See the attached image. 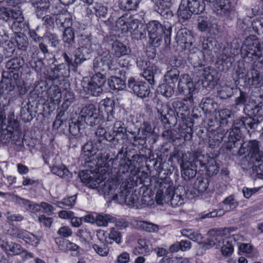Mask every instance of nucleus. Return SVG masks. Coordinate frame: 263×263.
<instances>
[{
    "label": "nucleus",
    "mask_w": 263,
    "mask_h": 263,
    "mask_svg": "<svg viewBox=\"0 0 263 263\" xmlns=\"http://www.w3.org/2000/svg\"><path fill=\"white\" fill-rule=\"evenodd\" d=\"M231 3L229 0H220L217 7V14L222 16H228L232 11Z\"/></svg>",
    "instance_id": "33"
},
{
    "label": "nucleus",
    "mask_w": 263,
    "mask_h": 263,
    "mask_svg": "<svg viewBox=\"0 0 263 263\" xmlns=\"http://www.w3.org/2000/svg\"><path fill=\"white\" fill-rule=\"evenodd\" d=\"M106 71L108 70L117 71L119 68L116 65V61L112 58L108 52H104L99 56Z\"/></svg>",
    "instance_id": "28"
},
{
    "label": "nucleus",
    "mask_w": 263,
    "mask_h": 263,
    "mask_svg": "<svg viewBox=\"0 0 263 263\" xmlns=\"http://www.w3.org/2000/svg\"><path fill=\"white\" fill-rule=\"evenodd\" d=\"M113 200H120L124 202L127 205L132 207H138L139 194L136 192H134L131 187H128L122 182L121 185L120 191L119 194H116L112 197Z\"/></svg>",
    "instance_id": "8"
},
{
    "label": "nucleus",
    "mask_w": 263,
    "mask_h": 263,
    "mask_svg": "<svg viewBox=\"0 0 263 263\" xmlns=\"http://www.w3.org/2000/svg\"><path fill=\"white\" fill-rule=\"evenodd\" d=\"M208 236V242L204 243V248L208 249L214 246H216V248L217 249L220 247L221 241L222 240V237L219 231L215 229L211 230L209 231Z\"/></svg>",
    "instance_id": "15"
},
{
    "label": "nucleus",
    "mask_w": 263,
    "mask_h": 263,
    "mask_svg": "<svg viewBox=\"0 0 263 263\" xmlns=\"http://www.w3.org/2000/svg\"><path fill=\"white\" fill-rule=\"evenodd\" d=\"M114 102L110 99L104 100L101 101L99 104L98 109L99 112L102 115V118L106 114L107 115V120L108 122L111 121L113 117L112 112L114 110Z\"/></svg>",
    "instance_id": "21"
},
{
    "label": "nucleus",
    "mask_w": 263,
    "mask_h": 263,
    "mask_svg": "<svg viewBox=\"0 0 263 263\" xmlns=\"http://www.w3.org/2000/svg\"><path fill=\"white\" fill-rule=\"evenodd\" d=\"M130 31L133 35L134 38L137 40H142L146 37V27L141 24L133 21L129 24Z\"/></svg>",
    "instance_id": "24"
},
{
    "label": "nucleus",
    "mask_w": 263,
    "mask_h": 263,
    "mask_svg": "<svg viewBox=\"0 0 263 263\" xmlns=\"http://www.w3.org/2000/svg\"><path fill=\"white\" fill-rule=\"evenodd\" d=\"M181 234L195 241L200 242L202 239V235L200 233L192 229H183L181 231Z\"/></svg>",
    "instance_id": "48"
},
{
    "label": "nucleus",
    "mask_w": 263,
    "mask_h": 263,
    "mask_svg": "<svg viewBox=\"0 0 263 263\" xmlns=\"http://www.w3.org/2000/svg\"><path fill=\"white\" fill-rule=\"evenodd\" d=\"M129 52L130 49L122 43L116 41L112 43L111 53L116 57H121L128 54Z\"/></svg>",
    "instance_id": "31"
},
{
    "label": "nucleus",
    "mask_w": 263,
    "mask_h": 263,
    "mask_svg": "<svg viewBox=\"0 0 263 263\" xmlns=\"http://www.w3.org/2000/svg\"><path fill=\"white\" fill-rule=\"evenodd\" d=\"M247 70L245 67V65L243 62H238L235 70V81L238 84L242 82L244 84L245 81L248 76Z\"/></svg>",
    "instance_id": "34"
},
{
    "label": "nucleus",
    "mask_w": 263,
    "mask_h": 263,
    "mask_svg": "<svg viewBox=\"0 0 263 263\" xmlns=\"http://www.w3.org/2000/svg\"><path fill=\"white\" fill-rule=\"evenodd\" d=\"M261 123L258 119L252 117V116L245 117L244 128L249 132L250 129L255 130L258 125Z\"/></svg>",
    "instance_id": "49"
},
{
    "label": "nucleus",
    "mask_w": 263,
    "mask_h": 263,
    "mask_svg": "<svg viewBox=\"0 0 263 263\" xmlns=\"http://www.w3.org/2000/svg\"><path fill=\"white\" fill-rule=\"evenodd\" d=\"M179 71L175 68H172L164 75L166 82L168 83H175L179 79Z\"/></svg>",
    "instance_id": "47"
},
{
    "label": "nucleus",
    "mask_w": 263,
    "mask_h": 263,
    "mask_svg": "<svg viewBox=\"0 0 263 263\" xmlns=\"http://www.w3.org/2000/svg\"><path fill=\"white\" fill-rule=\"evenodd\" d=\"M233 93V88L229 86H222L218 90V96L222 99H227L231 97Z\"/></svg>",
    "instance_id": "62"
},
{
    "label": "nucleus",
    "mask_w": 263,
    "mask_h": 263,
    "mask_svg": "<svg viewBox=\"0 0 263 263\" xmlns=\"http://www.w3.org/2000/svg\"><path fill=\"white\" fill-rule=\"evenodd\" d=\"M139 2V0H119V6L121 9L129 11L136 9Z\"/></svg>",
    "instance_id": "46"
},
{
    "label": "nucleus",
    "mask_w": 263,
    "mask_h": 263,
    "mask_svg": "<svg viewBox=\"0 0 263 263\" xmlns=\"http://www.w3.org/2000/svg\"><path fill=\"white\" fill-rule=\"evenodd\" d=\"M157 91L166 98L172 97L174 92L173 88L167 84L160 85L157 89Z\"/></svg>",
    "instance_id": "59"
},
{
    "label": "nucleus",
    "mask_w": 263,
    "mask_h": 263,
    "mask_svg": "<svg viewBox=\"0 0 263 263\" xmlns=\"http://www.w3.org/2000/svg\"><path fill=\"white\" fill-rule=\"evenodd\" d=\"M209 181L208 179L198 178L194 183V187L199 193H204L209 186Z\"/></svg>",
    "instance_id": "52"
},
{
    "label": "nucleus",
    "mask_w": 263,
    "mask_h": 263,
    "mask_svg": "<svg viewBox=\"0 0 263 263\" xmlns=\"http://www.w3.org/2000/svg\"><path fill=\"white\" fill-rule=\"evenodd\" d=\"M202 75L205 80L209 82L216 83L220 78L219 73L211 67L205 68Z\"/></svg>",
    "instance_id": "37"
},
{
    "label": "nucleus",
    "mask_w": 263,
    "mask_h": 263,
    "mask_svg": "<svg viewBox=\"0 0 263 263\" xmlns=\"http://www.w3.org/2000/svg\"><path fill=\"white\" fill-rule=\"evenodd\" d=\"M21 239H24L27 243L34 246H37L40 242V239L35 235L25 230Z\"/></svg>",
    "instance_id": "55"
},
{
    "label": "nucleus",
    "mask_w": 263,
    "mask_h": 263,
    "mask_svg": "<svg viewBox=\"0 0 263 263\" xmlns=\"http://www.w3.org/2000/svg\"><path fill=\"white\" fill-rule=\"evenodd\" d=\"M243 111L248 116L258 119L261 122L263 121V102H262L255 103L252 106L249 104H246L243 108Z\"/></svg>",
    "instance_id": "14"
},
{
    "label": "nucleus",
    "mask_w": 263,
    "mask_h": 263,
    "mask_svg": "<svg viewBox=\"0 0 263 263\" xmlns=\"http://www.w3.org/2000/svg\"><path fill=\"white\" fill-rule=\"evenodd\" d=\"M138 224L141 229L150 233L157 232L159 230L157 225L147 221H141Z\"/></svg>",
    "instance_id": "57"
},
{
    "label": "nucleus",
    "mask_w": 263,
    "mask_h": 263,
    "mask_svg": "<svg viewBox=\"0 0 263 263\" xmlns=\"http://www.w3.org/2000/svg\"><path fill=\"white\" fill-rule=\"evenodd\" d=\"M214 41L211 38L204 39L202 42L201 51L206 57V60H212L214 57L212 52L214 48Z\"/></svg>",
    "instance_id": "29"
},
{
    "label": "nucleus",
    "mask_w": 263,
    "mask_h": 263,
    "mask_svg": "<svg viewBox=\"0 0 263 263\" xmlns=\"http://www.w3.org/2000/svg\"><path fill=\"white\" fill-rule=\"evenodd\" d=\"M140 247L135 248L134 253L137 254H146L149 252L151 250V246L149 241L145 238L139 239L138 241Z\"/></svg>",
    "instance_id": "41"
},
{
    "label": "nucleus",
    "mask_w": 263,
    "mask_h": 263,
    "mask_svg": "<svg viewBox=\"0 0 263 263\" xmlns=\"http://www.w3.org/2000/svg\"><path fill=\"white\" fill-rule=\"evenodd\" d=\"M239 155H245L250 157L252 162L254 160L263 159V152L260 150L259 141L252 140L246 141L241 144L238 151Z\"/></svg>",
    "instance_id": "7"
},
{
    "label": "nucleus",
    "mask_w": 263,
    "mask_h": 263,
    "mask_svg": "<svg viewBox=\"0 0 263 263\" xmlns=\"http://www.w3.org/2000/svg\"><path fill=\"white\" fill-rule=\"evenodd\" d=\"M156 109L158 119L164 124H169V119L171 117L170 112L173 111L171 108L161 101H158Z\"/></svg>",
    "instance_id": "16"
},
{
    "label": "nucleus",
    "mask_w": 263,
    "mask_h": 263,
    "mask_svg": "<svg viewBox=\"0 0 263 263\" xmlns=\"http://www.w3.org/2000/svg\"><path fill=\"white\" fill-rule=\"evenodd\" d=\"M177 13L179 17L184 20H188L191 17L193 13L190 11V9L187 7V0H182Z\"/></svg>",
    "instance_id": "42"
},
{
    "label": "nucleus",
    "mask_w": 263,
    "mask_h": 263,
    "mask_svg": "<svg viewBox=\"0 0 263 263\" xmlns=\"http://www.w3.org/2000/svg\"><path fill=\"white\" fill-rule=\"evenodd\" d=\"M89 34H80L79 36V47L74 51L75 63L81 65L89 59L90 54L100 47V45L93 44Z\"/></svg>",
    "instance_id": "4"
},
{
    "label": "nucleus",
    "mask_w": 263,
    "mask_h": 263,
    "mask_svg": "<svg viewBox=\"0 0 263 263\" xmlns=\"http://www.w3.org/2000/svg\"><path fill=\"white\" fill-rule=\"evenodd\" d=\"M191 38V35L189 34L185 29L179 30L176 34L175 40L178 44H190V39Z\"/></svg>",
    "instance_id": "45"
},
{
    "label": "nucleus",
    "mask_w": 263,
    "mask_h": 263,
    "mask_svg": "<svg viewBox=\"0 0 263 263\" xmlns=\"http://www.w3.org/2000/svg\"><path fill=\"white\" fill-rule=\"evenodd\" d=\"M108 84L110 88L115 90H122L125 87V83L122 78L112 76L108 79Z\"/></svg>",
    "instance_id": "43"
},
{
    "label": "nucleus",
    "mask_w": 263,
    "mask_h": 263,
    "mask_svg": "<svg viewBox=\"0 0 263 263\" xmlns=\"http://www.w3.org/2000/svg\"><path fill=\"white\" fill-rule=\"evenodd\" d=\"M203 156L205 158L206 160L205 162L203 163V165H200V170H205L206 174L209 176L216 175L219 171V164L213 157H211L208 155L204 154H203Z\"/></svg>",
    "instance_id": "13"
},
{
    "label": "nucleus",
    "mask_w": 263,
    "mask_h": 263,
    "mask_svg": "<svg viewBox=\"0 0 263 263\" xmlns=\"http://www.w3.org/2000/svg\"><path fill=\"white\" fill-rule=\"evenodd\" d=\"M15 198L16 202L20 205L24 206L29 212L36 213L41 210V206L39 204L33 202L29 200L22 198L18 196H16Z\"/></svg>",
    "instance_id": "26"
},
{
    "label": "nucleus",
    "mask_w": 263,
    "mask_h": 263,
    "mask_svg": "<svg viewBox=\"0 0 263 263\" xmlns=\"http://www.w3.org/2000/svg\"><path fill=\"white\" fill-rule=\"evenodd\" d=\"M183 190L182 186H180L174 190V188L169 186L165 190L166 195L164 196V201L170 202L173 206H179L183 203V198L181 195L178 194V191Z\"/></svg>",
    "instance_id": "12"
},
{
    "label": "nucleus",
    "mask_w": 263,
    "mask_h": 263,
    "mask_svg": "<svg viewBox=\"0 0 263 263\" xmlns=\"http://www.w3.org/2000/svg\"><path fill=\"white\" fill-rule=\"evenodd\" d=\"M256 62H254L252 66L250 72L248 74V76L245 81V85H253L256 87L261 81L262 77L260 74V72L256 69Z\"/></svg>",
    "instance_id": "20"
},
{
    "label": "nucleus",
    "mask_w": 263,
    "mask_h": 263,
    "mask_svg": "<svg viewBox=\"0 0 263 263\" xmlns=\"http://www.w3.org/2000/svg\"><path fill=\"white\" fill-rule=\"evenodd\" d=\"M62 34V41L64 48L68 51H71L74 48L76 44L75 33L72 27L63 30Z\"/></svg>",
    "instance_id": "18"
},
{
    "label": "nucleus",
    "mask_w": 263,
    "mask_h": 263,
    "mask_svg": "<svg viewBox=\"0 0 263 263\" xmlns=\"http://www.w3.org/2000/svg\"><path fill=\"white\" fill-rule=\"evenodd\" d=\"M197 166L196 165H191L190 169H187V166L184 165V170H181L182 177L185 180H189L195 177L197 174Z\"/></svg>",
    "instance_id": "51"
},
{
    "label": "nucleus",
    "mask_w": 263,
    "mask_h": 263,
    "mask_svg": "<svg viewBox=\"0 0 263 263\" xmlns=\"http://www.w3.org/2000/svg\"><path fill=\"white\" fill-rule=\"evenodd\" d=\"M105 74L106 72L104 73L96 72V74L92 76L90 81L93 82L95 85L99 86V87L101 86L103 88L106 81Z\"/></svg>",
    "instance_id": "56"
},
{
    "label": "nucleus",
    "mask_w": 263,
    "mask_h": 263,
    "mask_svg": "<svg viewBox=\"0 0 263 263\" xmlns=\"http://www.w3.org/2000/svg\"><path fill=\"white\" fill-rule=\"evenodd\" d=\"M116 160L114 158H109L108 154L105 153H100L98 156L97 162L96 165L101 172H107L113 166V164Z\"/></svg>",
    "instance_id": "17"
},
{
    "label": "nucleus",
    "mask_w": 263,
    "mask_h": 263,
    "mask_svg": "<svg viewBox=\"0 0 263 263\" xmlns=\"http://www.w3.org/2000/svg\"><path fill=\"white\" fill-rule=\"evenodd\" d=\"M178 89L179 92L184 96H187L183 98V101L186 102L187 106H192L194 104V100L192 97V93L195 89V84L193 82L190 76L187 74H183L180 76Z\"/></svg>",
    "instance_id": "6"
},
{
    "label": "nucleus",
    "mask_w": 263,
    "mask_h": 263,
    "mask_svg": "<svg viewBox=\"0 0 263 263\" xmlns=\"http://www.w3.org/2000/svg\"><path fill=\"white\" fill-rule=\"evenodd\" d=\"M104 236V242L106 244L110 245L113 242H116L118 245L121 243L122 234L120 232L117 230L115 228L112 227L109 229V233L103 234Z\"/></svg>",
    "instance_id": "25"
},
{
    "label": "nucleus",
    "mask_w": 263,
    "mask_h": 263,
    "mask_svg": "<svg viewBox=\"0 0 263 263\" xmlns=\"http://www.w3.org/2000/svg\"><path fill=\"white\" fill-rule=\"evenodd\" d=\"M116 188V184L113 180H102L100 182L99 192L105 195L112 194Z\"/></svg>",
    "instance_id": "38"
},
{
    "label": "nucleus",
    "mask_w": 263,
    "mask_h": 263,
    "mask_svg": "<svg viewBox=\"0 0 263 263\" xmlns=\"http://www.w3.org/2000/svg\"><path fill=\"white\" fill-rule=\"evenodd\" d=\"M24 64V59L21 57H15L7 61L6 64V67L8 72H13V77L14 79L18 77L17 72L21 68L23 67Z\"/></svg>",
    "instance_id": "19"
},
{
    "label": "nucleus",
    "mask_w": 263,
    "mask_h": 263,
    "mask_svg": "<svg viewBox=\"0 0 263 263\" xmlns=\"http://www.w3.org/2000/svg\"><path fill=\"white\" fill-rule=\"evenodd\" d=\"M76 195L71 196L65 198L61 201H57V205L60 208L67 207L69 209H72L76 203Z\"/></svg>",
    "instance_id": "50"
},
{
    "label": "nucleus",
    "mask_w": 263,
    "mask_h": 263,
    "mask_svg": "<svg viewBox=\"0 0 263 263\" xmlns=\"http://www.w3.org/2000/svg\"><path fill=\"white\" fill-rule=\"evenodd\" d=\"M239 52L241 58L245 60L257 61L263 65V42H259L253 35L246 38L240 50L238 44H227L218 58V62L229 67L234 62V57Z\"/></svg>",
    "instance_id": "1"
},
{
    "label": "nucleus",
    "mask_w": 263,
    "mask_h": 263,
    "mask_svg": "<svg viewBox=\"0 0 263 263\" xmlns=\"http://www.w3.org/2000/svg\"><path fill=\"white\" fill-rule=\"evenodd\" d=\"M126 133L124 124L120 121H116L112 128L107 127V132L104 139L112 142L114 144L119 143L120 140L123 139Z\"/></svg>",
    "instance_id": "9"
},
{
    "label": "nucleus",
    "mask_w": 263,
    "mask_h": 263,
    "mask_svg": "<svg viewBox=\"0 0 263 263\" xmlns=\"http://www.w3.org/2000/svg\"><path fill=\"white\" fill-rule=\"evenodd\" d=\"M223 246L221 247V253L223 256H228L233 252V246L232 241L225 240L222 241Z\"/></svg>",
    "instance_id": "64"
},
{
    "label": "nucleus",
    "mask_w": 263,
    "mask_h": 263,
    "mask_svg": "<svg viewBox=\"0 0 263 263\" xmlns=\"http://www.w3.org/2000/svg\"><path fill=\"white\" fill-rule=\"evenodd\" d=\"M212 23L207 17H200L198 19V28L201 31H206L210 30Z\"/></svg>",
    "instance_id": "58"
},
{
    "label": "nucleus",
    "mask_w": 263,
    "mask_h": 263,
    "mask_svg": "<svg viewBox=\"0 0 263 263\" xmlns=\"http://www.w3.org/2000/svg\"><path fill=\"white\" fill-rule=\"evenodd\" d=\"M81 85L85 92L93 96L97 97L102 93L103 88L101 86L99 87V86L95 85L92 82H86L84 80L82 82Z\"/></svg>",
    "instance_id": "30"
},
{
    "label": "nucleus",
    "mask_w": 263,
    "mask_h": 263,
    "mask_svg": "<svg viewBox=\"0 0 263 263\" xmlns=\"http://www.w3.org/2000/svg\"><path fill=\"white\" fill-rule=\"evenodd\" d=\"M187 5L190 11L195 14L202 12L205 8L203 0H187Z\"/></svg>",
    "instance_id": "35"
},
{
    "label": "nucleus",
    "mask_w": 263,
    "mask_h": 263,
    "mask_svg": "<svg viewBox=\"0 0 263 263\" xmlns=\"http://www.w3.org/2000/svg\"><path fill=\"white\" fill-rule=\"evenodd\" d=\"M7 123V125H3L0 128V143L5 144L12 140L16 145H21L22 134L13 113L9 115Z\"/></svg>",
    "instance_id": "3"
},
{
    "label": "nucleus",
    "mask_w": 263,
    "mask_h": 263,
    "mask_svg": "<svg viewBox=\"0 0 263 263\" xmlns=\"http://www.w3.org/2000/svg\"><path fill=\"white\" fill-rule=\"evenodd\" d=\"M222 203L224 205L229 208L228 211H234L238 206V202L236 201L234 195H231L226 198L222 201Z\"/></svg>",
    "instance_id": "60"
},
{
    "label": "nucleus",
    "mask_w": 263,
    "mask_h": 263,
    "mask_svg": "<svg viewBox=\"0 0 263 263\" xmlns=\"http://www.w3.org/2000/svg\"><path fill=\"white\" fill-rule=\"evenodd\" d=\"M92 9L97 16L105 17L107 14V8L103 4L96 2L92 5Z\"/></svg>",
    "instance_id": "54"
},
{
    "label": "nucleus",
    "mask_w": 263,
    "mask_h": 263,
    "mask_svg": "<svg viewBox=\"0 0 263 263\" xmlns=\"http://www.w3.org/2000/svg\"><path fill=\"white\" fill-rule=\"evenodd\" d=\"M98 112V109L93 104H89L85 105L82 108L80 116L78 117L80 120V122H83L85 125V122L92 117L95 115V112L97 113Z\"/></svg>",
    "instance_id": "27"
},
{
    "label": "nucleus",
    "mask_w": 263,
    "mask_h": 263,
    "mask_svg": "<svg viewBox=\"0 0 263 263\" xmlns=\"http://www.w3.org/2000/svg\"><path fill=\"white\" fill-rule=\"evenodd\" d=\"M156 70V67H148V69L145 70L142 73L143 77L152 86L155 84V73L156 72H154V70Z\"/></svg>",
    "instance_id": "53"
},
{
    "label": "nucleus",
    "mask_w": 263,
    "mask_h": 263,
    "mask_svg": "<svg viewBox=\"0 0 263 263\" xmlns=\"http://www.w3.org/2000/svg\"><path fill=\"white\" fill-rule=\"evenodd\" d=\"M51 172L59 177L68 180L72 177L71 173L66 166L64 164H59L53 166L51 168Z\"/></svg>",
    "instance_id": "32"
},
{
    "label": "nucleus",
    "mask_w": 263,
    "mask_h": 263,
    "mask_svg": "<svg viewBox=\"0 0 263 263\" xmlns=\"http://www.w3.org/2000/svg\"><path fill=\"white\" fill-rule=\"evenodd\" d=\"M172 27L171 24L167 21L164 22L163 24L157 21L149 22L146 28L151 44L155 47L159 46L163 36L165 44L170 45Z\"/></svg>",
    "instance_id": "2"
},
{
    "label": "nucleus",
    "mask_w": 263,
    "mask_h": 263,
    "mask_svg": "<svg viewBox=\"0 0 263 263\" xmlns=\"http://www.w3.org/2000/svg\"><path fill=\"white\" fill-rule=\"evenodd\" d=\"M133 169V166L132 165L131 160L129 159L121 160L117 172L118 180L123 181L125 177L127 176L126 175H128Z\"/></svg>",
    "instance_id": "23"
},
{
    "label": "nucleus",
    "mask_w": 263,
    "mask_h": 263,
    "mask_svg": "<svg viewBox=\"0 0 263 263\" xmlns=\"http://www.w3.org/2000/svg\"><path fill=\"white\" fill-rule=\"evenodd\" d=\"M51 14L55 15V24L60 30L71 27L72 24V15L67 10L64 9L58 10V7L55 6Z\"/></svg>",
    "instance_id": "10"
},
{
    "label": "nucleus",
    "mask_w": 263,
    "mask_h": 263,
    "mask_svg": "<svg viewBox=\"0 0 263 263\" xmlns=\"http://www.w3.org/2000/svg\"><path fill=\"white\" fill-rule=\"evenodd\" d=\"M78 117L76 121H73L69 123V130L71 135L77 136L79 134H82L85 128V125L82 122H80Z\"/></svg>",
    "instance_id": "39"
},
{
    "label": "nucleus",
    "mask_w": 263,
    "mask_h": 263,
    "mask_svg": "<svg viewBox=\"0 0 263 263\" xmlns=\"http://www.w3.org/2000/svg\"><path fill=\"white\" fill-rule=\"evenodd\" d=\"M201 107L206 114L214 112L218 107V104L213 100L209 98H203L201 102Z\"/></svg>",
    "instance_id": "36"
},
{
    "label": "nucleus",
    "mask_w": 263,
    "mask_h": 263,
    "mask_svg": "<svg viewBox=\"0 0 263 263\" xmlns=\"http://www.w3.org/2000/svg\"><path fill=\"white\" fill-rule=\"evenodd\" d=\"M53 72L55 78H67L69 76L70 67L66 64H60L53 68Z\"/></svg>",
    "instance_id": "40"
},
{
    "label": "nucleus",
    "mask_w": 263,
    "mask_h": 263,
    "mask_svg": "<svg viewBox=\"0 0 263 263\" xmlns=\"http://www.w3.org/2000/svg\"><path fill=\"white\" fill-rule=\"evenodd\" d=\"M156 5L158 7L159 12L161 14L162 13V10H166V14H167L170 13L168 8L171 6L172 0H154Z\"/></svg>",
    "instance_id": "61"
},
{
    "label": "nucleus",
    "mask_w": 263,
    "mask_h": 263,
    "mask_svg": "<svg viewBox=\"0 0 263 263\" xmlns=\"http://www.w3.org/2000/svg\"><path fill=\"white\" fill-rule=\"evenodd\" d=\"M188 59L190 62L194 67H199L204 65V62L210 60H206L203 53L198 49L190 50Z\"/></svg>",
    "instance_id": "22"
},
{
    "label": "nucleus",
    "mask_w": 263,
    "mask_h": 263,
    "mask_svg": "<svg viewBox=\"0 0 263 263\" xmlns=\"http://www.w3.org/2000/svg\"><path fill=\"white\" fill-rule=\"evenodd\" d=\"M48 93L53 103H56L60 101L61 98V93L58 87L54 86L53 88H50Z\"/></svg>",
    "instance_id": "63"
},
{
    "label": "nucleus",
    "mask_w": 263,
    "mask_h": 263,
    "mask_svg": "<svg viewBox=\"0 0 263 263\" xmlns=\"http://www.w3.org/2000/svg\"><path fill=\"white\" fill-rule=\"evenodd\" d=\"M128 87L138 97L144 98L149 96V86L142 81H136L134 78H130L128 81Z\"/></svg>",
    "instance_id": "11"
},
{
    "label": "nucleus",
    "mask_w": 263,
    "mask_h": 263,
    "mask_svg": "<svg viewBox=\"0 0 263 263\" xmlns=\"http://www.w3.org/2000/svg\"><path fill=\"white\" fill-rule=\"evenodd\" d=\"M172 157L177 160L181 170H184V165L187 166V169H190L191 165H196L200 170V165H203L206 160L200 152L183 153L177 151L174 152Z\"/></svg>",
    "instance_id": "5"
},
{
    "label": "nucleus",
    "mask_w": 263,
    "mask_h": 263,
    "mask_svg": "<svg viewBox=\"0 0 263 263\" xmlns=\"http://www.w3.org/2000/svg\"><path fill=\"white\" fill-rule=\"evenodd\" d=\"M116 221V218L109 214H100L96 216V222L100 227L106 226L108 223Z\"/></svg>",
    "instance_id": "44"
}]
</instances>
